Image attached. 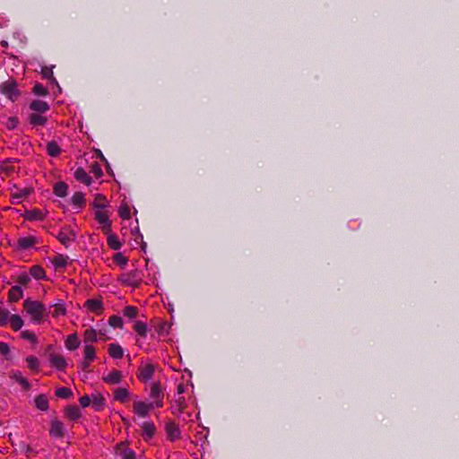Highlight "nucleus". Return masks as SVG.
I'll list each match as a JSON object with an SVG mask.
<instances>
[{"mask_svg":"<svg viewBox=\"0 0 459 459\" xmlns=\"http://www.w3.org/2000/svg\"><path fill=\"white\" fill-rule=\"evenodd\" d=\"M23 308L27 315L30 316V320L34 324H40L45 319V306L39 301L27 299L23 302Z\"/></svg>","mask_w":459,"mask_h":459,"instance_id":"f257e3e1","label":"nucleus"},{"mask_svg":"<svg viewBox=\"0 0 459 459\" xmlns=\"http://www.w3.org/2000/svg\"><path fill=\"white\" fill-rule=\"evenodd\" d=\"M149 397L155 408H162L164 406V389L160 382L152 383Z\"/></svg>","mask_w":459,"mask_h":459,"instance_id":"f03ea898","label":"nucleus"},{"mask_svg":"<svg viewBox=\"0 0 459 459\" xmlns=\"http://www.w3.org/2000/svg\"><path fill=\"white\" fill-rule=\"evenodd\" d=\"M118 281L126 286L136 288L142 282V273L139 270H133L125 273H122Z\"/></svg>","mask_w":459,"mask_h":459,"instance_id":"7ed1b4c3","label":"nucleus"},{"mask_svg":"<svg viewBox=\"0 0 459 459\" xmlns=\"http://www.w3.org/2000/svg\"><path fill=\"white\" fill-rule=\"evenodd\" d=\"M76 237V232L71 227L62 228L56 236L60 243L66 247L75 241Z\"/></svg>","mask_w":459,"mask_h":459,"instance_id":"20e7f679","label":"nucleus"},{"mask_svg":"<svg viewBox=\"0 0 459 459\" xmlns=\"http://www.w3.org/2000/svg\"><path fill=\"white\" fill-rule=\"evenodd\" d=\"M48 215V211L47 209H30L25 210L22 213V217L29 221H43Z\"/></svg>","mask_w":459,"mask_h":459,"instance_id":"39448f33","label":"nucleus"},{"mask_svg":"<svg viewBox=\"0 0 459 459\" xmlns=\"http://www.w3.org/2000/svg\"><path fill=\"white\" fill-rule=\"evenodd\" d=\"M155 407L150 403L144 401H135L133 405V411L135 415L140 418H146L149 416L151 411Z\"/></svg>","mask_w":459,"mask_h":459,"instance_id":"423d86ee","label":"nucleus"},{"mask_svg":"<svg viewBox=\"0 0 459 459\" xmlns=\"http://www.w3.org/2000/svg\"><path fill=\"white\" fill-rule=\"evenodd\" d=\"M95 220L101 226V230L104 233H109L111 231V222L109 221V215L104 210H96L94 212Z\"/></svg>","mask_w":459,"mask_h":459,"instance_id":"0eeeda50","label":"nucleus"},{"mask_svg":"<svg viewBox=\"0 0 459 459\" xmlns=\"http://www.w3.org/2000/svg\"><path fill=\"white\" fill-rule=\"evenodd\" d=\"M96 359V350L92 344L83 346V359L81 363L83 370H87L91 362Z\"/></svg>","mask_w":459,"mask_h":459,"instance_id":"6e6552de","label":"nucleus"},{"mask_svg":"<svg viewBox=\"0 0 459 459\" xmlns=\"http://www.w3.org/2000/svg\"><path fill=\"white\" fill-rule=\"evenodd\" d=\"M155 372V366L152 363H144L139 367L137 377L142 382L151 380Z\"/></svg>","mask_w":459,"mask_h":459,"instance_id":"1a4fd4ad","label":"nucleus"},{"mask_svg":"<svg viewBox=\"0 0 459 459\" xmlns=\"http://www.w3.org/2000/svg\"><path fill=\"white\" fill-rule=\"evenodd\" d=\"M1 91L13 101L19 96L17 85L13 81H7L4 82L1 85Z\"/></svg>","mask_w":459,"mask_h":459,"instance_id":"9d476101","label":"nucleus"},{"mask_svg":"<svg viewBox=\"0 0 459 459\" xmlns=\"http://www.w3.org/2000/svg\"><path fill=\"white\" fill-rule=\"evenodd\" d=\"M32 193V188L24 187V188H17L15 187L12 190L11 197L13 204H21L23 199L28 197Z\"/></svg>","mask_w":459,"mask_h":459,"instance_id":"9b49d317","label":"nucleus"},{"mask_svg":"<svg viewBox=\"0 0 459 459\" xmlns=\"http://www.w3.org/2000/svg\"><path fill=\"white\" fill-rule=\"evenodd\" d=\"M165 431L167 434V437L170 441H175L180 438L181 431L177 423L174 421H168L165 425Z\"/></svg>","mask_w":459,"mask_h":459,"instance_id":"f8f14e48","label":"nucleus"},{"mask_svg":"<svg viewBox=\"0 0 459 459\" xmlns=\"http://www.w3.org/2000/svg\"><path fill=\"white\" fill-rule=\"evenodd\" d=\"M50 365L57 370L64 371L67 366L65 358L61 354L52 353L49 355Z\"/></svg>","mask_w":459,"mask_h":459,"instance_id":"ddd939ff","label":"nucleus"},{"mask_svg":"<svg viewBox=\"0 0 459 459\" xmlns=\"http://www.w3.org/2000/svg\"><path fill=\"white\" fill-rule=\"evenodd\" d=\"M84 307L88 312L100 315L103 310V304L100 299H91L84 303Z\"/></svg>","mask_w":459,"mask_h":459,"instance_id":"4468645a","label":"nucleus"},{"mask_svg":"<svg viewBox=\"0 0 459 459\" xmlns=\"http://www.w3.org/2000/svg\"><path fill=\"white\" fill-rule=\"evenodd\" d=\"M142 436L144 440H150L156 433V427L152 421H143L141 425Z\"/></svg>","mask_w":459,"mask_h":459,"instance_id":"2eb2a0df","label":"nucleus"},{"mask_svg":"<svg viewBox=\"0 0 459 459\" xmlns=\"http://www.w3.org/2000/svg\"><path fill=\"white\" fill-rule=\"evenodd\" d=\"M123 379V374L119 370H112L107 375L103 376L102 380L108 385H117Z\"/></svg>","mask_w":459,"mask_h":459,"instance_id":"dca6fc26","label":"nucleus"},{"mask_svg":"<svg viewBox=\"0 0 459 459\" xmlns=\"http://www.w3.org/2000/svg\"><path fill=\"white\" fill-rule=\"evenodd\" d=\"M130 396L131 393L126 387H117L114 390V399L119 403H127Z\"/></svg>","mask_w":459,"mask_h":459,"instance_id":"f3484780","label":"nucleus"},{"mask_svg":"<svg viewBox=\"0 0 459 459\" xmlns=\"http://www.w3.org/2000/svg\"><path fill=\"white\" fill-rule=\"evenodd\" d=\"M50 436L54 437H62L65 434V428L64 424L57 420H51V427L49 429Z\"/></svg>","mask_w":459,"mask_h":459,"instance_id":"a211bd4d","label":"nucleus"},{"mask_svg":"<svg viewBox=\"0 0 459 459\" xmlns=\"http://www.w3.org/2000/svg\"><path fill=\"white\" fill-rule=\"evenodd\" d=\"M10 378L13 379L17 383H19L24 390H29L30 388V384L26 377H24L22 372L18 370H12L9 373Z\"/></svg>","mask_w":459,"mask_h":459,"instance_id":"6ab92c4d","label":"nucleus"},{"mask_svg":"<svg viewBox=\"0 0 459 459\" xmlns=\"http://www.w3.org/2000/svg\"><path fill=\"white\" fill-rule=\"evenodd\" d=\"M38 243V239L34 236H27L20 238L17 241L18 247L22 250H26L32 247Z\"/></svg>","mask_w":459,"mask_h":459,"instance_id":"aec40b11","label":"nucleus"},{"mask_svg":"<svg viewBox=\"0 0 459 459\" xmlns=\"http://www.w3.org/2000/svg\"><path fill=\"white\" fill-rule=\"evenodd\" d=\"M186 406V400L182 395H178L171 405V411L175 415H178L183 412Z\"/></svg>","mask_w":459,"mask_h":459,"instance_id":"412c9836","label":"nucleus"},{"mask_svg":"<svg viewBox=\"0 0 459 459\" xmlns=\"http://www.w3.org/2000/svg\"><path fill=\"white\" fill-rule=\"evenodd\" d=\"M82 337L84 345L92 344L99 340V333L91 327L83 332Z\"/></svg>","mask_w":459,"mask_h":459,"instance_id":"4be33fe9","label":"nucleus"},{"mask_svg":"<svg viewBox=\"0 0 459 459\" xmlns=\"http://www.w3.org/2000/svg\"><path fill=\"white\" fill-rule=\"evenodd\" d=\"M80 344L81 342L79 340L77 333H75L69 334L65 341V348L68 351H75L77 348H79Z\"/></svg>","mask_w":459,"mask_h":459,"instance_id":"5701e85b","label":"nucleus"},{"mask_svg":"<svg viewBox=\"0 0 459 459\" xmlns=\"http://www.w3.org/2000/svg\"><path fill=\"white\" fill-rule=\"evenodd\" d=\"M91 405L94 408L95 411H100L105 407V398L103 395L100 393L92 394H91Z\"/></svg>","mask_w":459,"mask_h":459,"instance_id":"b1692460","label":"nucleus"},{"mask_svg":"<svg viewBox=\"0 0 459 459\" xmlns=\"http://www.w3.org/2000/svg\"><path fill=\"white\" fill-rule=\"evenodd\" d=\"M68 256L65 255H56L51 258V263L56 270L65 268L68 264Z\"/></svg>","mask_w":459,"mask_h":459,"instance_id":"393cba45","label":"nucleus"},{"mask_svg":"<svg viewBox=\"0 0 459 459\" xmlns=\"http://www.w3.org/2000/svg\"><path fill=\"white\" fill-rule=\"evenodd\" d=\"M74 177L78 181L85 184L86 186H90L91 184V178L82 168H78L75 170Z\"/></svg>","mask_w":459,"mask_h":459,"instance_id":"a878e982","label":"nucleus"},{"mask_svg":"<svg viewBox=\"0 0 459 459\" xmlns=\"http://www.w3.org/2000/svg\"><path fill=\"white\" fill-rule=\"evenodd\" d=\"M108 354L113 359H119L124 356V350L119 344L111 343L108 346Z\"/></svg>","mask_w":459,"mask_h":459,"instance_id":"bb28decb","label":"nucleus"},{"mask_svg":"<svg viewBox=\"0 0 459 459\" xmlns=\"http://www.w3.org/2000/svg\"><path fill=\"white\" fill-rule=\"evenodd\" d=\"M117 449L122 459H135V453L127 448L123 443L119 444Z\"/></svg>","mask_w":459,"mask_h":459,"instance_id":"cd10ccee","label":"nucleus"},{"mask_svg":"<svg viewBox=\"0 0 459 459\" xmlns=\"http://www.w3.org/2000/svg\"><path fill=\"white\" fill-rule=\"evenodd\" d=\"M30 108L36 111V112H39V113H45L46 111H48L49 109V106L47 102L43 101V100H33L30 105Z\"/></svg>","mask_w":459,"mask_h":459,"instance_id":"c85d7f7f","label":"nucleus"},{"mask_svg":"<svg viewBox=\"0 0 459 459\" xmlns=\"http://www.w3.org/2000/svg\"><path fill=\"white\" fill-rule=\"evenodd\" d=\"M23 296V291L20 286H13L8 293L9 301L16 302Z\"/></svg>","mask_w":459,"mask_h":459,"instance_id":"c756f323","label":"nucleus"},{"mask_svg":"<svg viewBox=\"0 0 459 459\" xmlns=\"http://www.w3.org/2000/svg\"><path fill=\"white\" fill-rule=\"evenodd\" d=\"M108 236V245L113 250H118L122 247V243L119 241L118 238L112 234L111 231L109 233H105Z\"/></svg>","mask_w":459,"mask_h":459,"instance_id":"7c9ffc66","label":"nucleus"},{"mask_svg":"<svg viewBox=\"0 0 459 459\" xmlns=\"http://www.w3.org/2000/svg\"><path fill=\"white\" fill-rule=\"evenodd\" d=\"M108 202L103 195H101V194L95 195L94 201H93V207L96 210H104V208H106L108 206Z\"/></svg>","mask_w":459,"mask_h":459,"instance_id":"2f4dec72","label":"nucleus"},{"mask_svg":"<svg viewBox=\"0 0 459 459\" xmlns=\"http://www.w3.org/2000/svg\"><path fill=\"white\" fill-rule=\"evenodd\" d=\"M30 275L36 280H42L46 278V273L42 266L33 265L30 269Z\"/></svg>","mask_w":459,"mask_h":459,"instance_id":"473e14b6","label":"nucleus"},{"mask_svg":"<svg viewBox=\"0 0 459 459\" xmlns=\"http://www.w3.org/2000/svg\"><path fill=\"white\" fill-rule=\"evenodd\" d=\"M13 331H19L24 325L23 319L19 315H12L8 324Z\"/></svg>","mask_w":459,"mask_h":459,"instance_id":"72a5a7b5","label":"nucleus"},{"mask_svg":"<svg viewBox=\"0 0 459 459\" xmlns=\"http://www.w3.org/2000/svg\"><path fill=\"white\" fill-rule=\"evenodd\" d=\"M134 330L139 336L143 338L147 336L148 327L147 325L143 321H135L134 325Z\"/></svg>","mask_w":459,"mask_h":459,"instance_id":"f704fd0d","label":"nucleus"},{"mask_svg":"<svg viewBox=\"0 0 459 459\" xmlns=\"http://www.w3.org/2000/svg\"><path fill=\"white\" fill-rule=\"evenodd\" d=\"M35 405L40 411H47L48 409V401L45 395L40 394L35 398Z\"/></svg>","mask_w":459,"mask_h":459,"instance_id":"c9c22d12","label":"nucleus"},{"mask_svg":"<svg viewBox=\"0 0 459 459\" xmlns=\"http://www.w3.org/2000/svg\"><path fill=\"white\" fill-rule=\"evenodd\" d=\"M67 185L64 182H58L54 186V193L59 197H65L67 195Z\"/></svg>","mask_w":459,"mask_h":459,"instance_id":"e433bc0d","label":"nucleus"},{"mask_svg":"<svg viewBox=\"0 0 459 459\" xmlns=\"http://www.w3.org/2000/svg\"><path fill=\"white\" fill-rule=\"evenodd\" d=\"M118 214L121 219L128 220L131 217V208L128 204L123 203L119 206Z\"/></svg>","mask_w":459,"mask_h":459,"instance_id":"4c0bfd02","label":"nucleus"},{"mask_svg":"<svg viewBox=\"0 0 459 459\" xmlns=\"http://www.w3.org/2000/svg\"><path fill=\"white\" fill-rule=\"evenodd\" d=\"M26 362L28 364V368L33 371L38 372L39 370V360L35 356H28L26 358Z\"/></svg>","mask_w":459,"mask_h":459,"instance_id":"58836bf2","label":"nucleus"},{"mask_svg":"<svg viewBox=\"0 0 459 459\" xmlns=\"http://www.w3.org/2000/svg\"><path fill=\"white\" fill-rule=\"evenodd\" d=\"M67 418L75 420L81 417V411L76 406H69L65 409Z\"/></svg>","mask_w":459,"mask_h":459,"instance_id":"ea45409f","label":"nucleus"},{"mask_svg":"<svg viewBox=\"0 0 459 459\" xmlns=\"http://www.w3.org/2000/svg\"><path fill=\"white\" fill-rule=\"evenodd\" d=\"M47 118L41 114L33 113L30 116V123L33 126H44Z\"/></svg>","mask_w":459,"mask_h":459,"instance_id":"a19ab883","label":"nucleus"},{"mask_svg":"<svg viewBox=\"0 0 459 459\" xmlns=\"http://www.w3.org/2000/svg\"><path fill=\"white\" fill-rule=\"evenodd\" d=\"M48 154L51 157H56L60 154L61 149L56 142H50L47 145Z\"/></svg>","mask_w":459,"mask_h":459,"instance_id":"79ce46f5","label":"nucleus"},{"mask_svg":"<svg viewBox=\"0 0 459 459\" xmlns=\"http://www.w3.org/2000/svg\"><path fill=\"white\" fill-rule=\"evenodd\" d=\"M53 307L54 311L52 312V316L54 317H58L66 314V308L64 302L60 301L56 303Z\"/></svg>","mask_w":459,"mask_h":459,"instance_id":"37998d69","label":"nucleus"},{"mask_svg":"<svg viewBox=\"0 0 459 459\" xmlns=\"http://www.w3.org/2000/svg\"><path fill=\"white\" fill-rule=\"evenodd\" d=\"M72 204L77 207H82L85 203L84 195L81 192H76L72 196Z\"/></svg>","mask_w":459,"mask_h":459,"instance_id":"c03bdc74","label":"nucleus"},{"mask_svg":"<svg viewBox=\"0 0 459 459\" xmlns=\"http://www.w3.org/2000/svg\"><path fill=\"white\" fill-rule=\"evenodd\" d=\"M21 337L24 340L29 341L30 343H32L34 345L38 343V338H37L36 334L31 331H29V330L22 331L21 333Z\"/></svg>","mask_w":459,"mask_h":459,"instance_id":"a18cd8bd","label":"nucleus"},{"mask_svg":"<svg viewBox=\"0 0 459 459\" xmlns=\"http://www.w3.org/2000/svg\"><path fill=\"white\" fill-rule=\"evenodd\" d=\"M12 315L7 309L0 308V326L7 325Z\"/></svg>","mask_w":459,"mask_h":459,"instance_id":"49530a36","label":"nucleus"},{"mask_svg":"<svg viewBox=\"0 0 459 459\" xmlns=\"http://www.w3.org/2000/svg\"><path fill=\"white\" fill-rule=\"evenodd\" d=\"M108 324L114 328H122L124 325L122 317L116 315L109 317Z\"/></svg>","mask_w":459,"mask_h":459,"instance_id":"de8ad7c7","label":"nucleus"},{"mask_svg":"<svg viewBox=\"0 0 459 459\" xmlns=\"http://www.w3.org/2000/svg\"><path fill=\"white\" fill-rule=\"evenodd\" d=\"M123 314L125 316H126L130 319H133V318L136 317V316L138 314V309H137V307H133V306H126L123 310Z\"/></svg>","mask_w":459,"mask_h":459,"instance_id":"09e8293b","label":"nucleus"},{"mask_svg":"<svg viewBox=\"0 0 459 459\" xmlns=\"http://www.w3.org/2000/svg\"><path fill=\"white\" fill-rule=\"evenodd\" d=\"M90 171L96 178H100L102 176V169L97 161L91 164Z\"/></svg>","mask_w":459,"mask_h":459,"instance_id":"8fccbe9b","label":"nucleus"},{"mask_svg":"<svg viewBox=\"0 0 459 459\" xmlns=\"http://www.w3.org/2000/svg\"><path fill=\"white\" fill-rule=\"evenodd\" d=\"M73 394L71 389L67 387H60L56 390V395L60 398L67 399Z\"/></svg>","mask_w":459,"mask_h":459,"instance_id":"3c124183","label":"nucleus"},{"mask_svg":"<svg viewBox=\"0 0 459 459\" xmlns=\"http://www.w3.org/2000/svg\"><path fill=\"white\" fill-rule=\"evenodd\" d=\"M113 259L117 264H118L122 267L126 266L128 262L127 257H126L122 253L115 254L113 256Z\"/></svg>","mask_w":459,"mask_h":459,"instance_id":"603ef678","label":"nucleus"},{"mask_svg":"<svg viewBox=\"0 0 459 459\" xmlns=\"http://www.w3.org/2000/svg\"><path fill=\"white\" fill-rule=\"evenodd\" d=\"M17 281L21 284V285H27L30 281V274H28L27 273L23 272V273H21L18 276H17Z\"/></svg>","mask_w":459,"mask_h":459,"instance_id":"864d4df0","label":"nucleus"},{"mask_svg":"<svg viewBox=\"0 0 459 459\" xmlns=\"http://www.w3.org/2000/svg\"><path fill=\"white\" fill-rule=\"evenodd\" d=\"M11 349L8 343L6 342H0V353L4 357H5L6 359H9V354H10Z\"/></svg>","mask_w":459,"mask_h":459,"instance_id":"5fc2aeb1","label":"nucleus"},{"mask_svg":"<svg viewBox=\"0 0 459 459\" xmlns=\"http://www.w3.org/2000/svg\"><path fill=\"white\" fill-rule=\"evenodd\" d=\"M41 74L44 78L55 81V78L53 75V67H48V66L42 67Z\"/></svg>","mask_w":459,"mask_h":459,"instance_id":"6e6d98bb","label":"nucleus"},{"mask_svg":"<svg viewBox=\"0 0 459 459\" xmlns=\"http://www.w3.org/2000/svg\"><path fill=\"white\" fill-rule=\"evenodd\" d=\"M33 92L36 94V95H39V96H45L48 94V90L46 89V87H44L42 84H36L34 87H33Z\"/></svg>","mask_w":459,"mask_h":459,"instance_id":"4d7b16f0","label":"nucleus"},{"mask_svg":"<svg viewBox=\"0 0 459 459\" xmlns=\"http://www.w3.org/2000/svg\"><path fill=\"white\" fill-rule=\"evenodd\" d=\"M18 125V119L15 117H8L5 122V126L8 129H14Z\"/></svg>","mask_w":459,"mask_h":459,"instance_id":"13d9d810","label":"nucleus"},{"mask_svg":"<svg viewBox=\"0 0 459 459\" xmlns=\"http://www.w3.org/2000/svg\"><path fill=\"white\" fill-rule=\"evenodd\" d=\"M80 404L82 407L86 408L90 404H91V397L88 395H83L80 398Z\"/></svg>","mask_w":459,"mask_h":459,"instance_id":"bf43d9fd","label":"nucleus"},{"mask_svg":"<svg viewBox=\"0 0 459 459\" xmlns=\"http://www.w3.org/2000/svg\"><path fill=\"white\" fill-rule=\"evenodd\" d=\"M186 390H187V385H185L184 383H180L177 386V394L182 395L184 393L186 392Z\"/></svg>","mask_w":459,"mask_h":459,"instance_id":"052dcab7","label":"nucleus"}]
</instances>
